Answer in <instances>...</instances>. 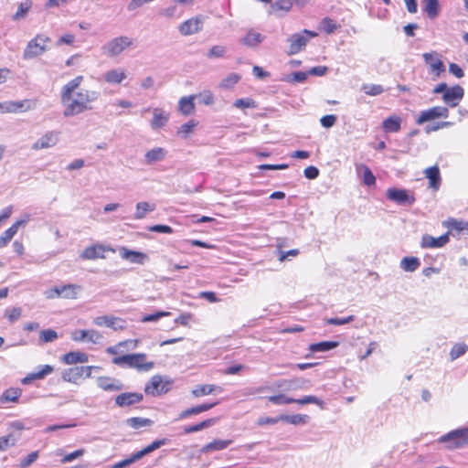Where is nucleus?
<instances>
[{"instance_id": "nucleus-1", "label": "nucleus", "mask_w": 468, "mask_h": 468, "mask_svg": "<svg viewBox=\"0 0 468 468\" xmlns=\"http://www.w3.org/2000/svg\"><path fill=\"white\" fill-rule=\"evenodd\" d=\"M119 252L121 258L124 261H131L132 263H142L146 260V255L134 250H130L124 247H119L117 250L111 247L96 244L86 248L80 254V258L86 261H94L97 259H107V254H115Z\"/></svg>"}, {"instance_id": "nucleus-2", "label": "nucleus", "mask_w": 468, "mask_h": 468, "mask_svg": "<svg viewBox=\"0 0 468 468\" xmlns=\"http://www.w3.org/2000/svg\"><path fill=\"white\" fill-rule=\"evenodd\" d=\"M100 96L101 93L98 90L80 89L74 92V97L71 95L69 101H61L65 107L63 116L72 117L86 111H90L92 109L90 104L96 101Z\"/></svg>"}, {"instance_id": "nucleus-3", "label": "nucleus", "mask_w": 468, "mask_h": 468, "mask_svg": "<svg viewBox=\"0 0 468 468\" xmlns=\"http://www.w3.org/2000/svg\"><path fill=\"white\" fill-rule=\"evenodd\" d=\"M318 34L314 31L303 29L299 33L292 34L287 39L290 43L288 55H295L301 52L306 47L309 40L313 37H317Z\"/></svg>"}, {"instance_id": "nucleus-4", "label": "nucleus", "mask_w": 468, "mask_h": 468, "mask_svg": "<svg viewBox=\"0 0 468 468\" xmlns=\"http://www.w3.org/2000/svg\"><path fill=\"white\" fill-rule=\"evenodd\" d=\"M440 442L448 443L450 450L463 448L468 445V428H461L452 431L439 439Z\"/></svg>"}, {"instance_id": "nucleus-5", "label": "nucleus", "mask_w": 468, "mask_h": 468, "mask_svg": "<svg viewBox=\"0 0 468 468\" xmlns=\"http://www.w3.org/2000/svg\"><path fill=\"white\" fill-rule=\"evenodd\" d=\"M132 45L133 40L130 37L126 36H121L107 42L104 46H102L101 49L103 54L112 58L120 55L125 48L131 47Z\"/></svg>"}, {"instance_id": "nucleus-6", "label": "nucleus", "mask_w": 468, "mask_h": 468, "mask_svg": "<svg viewBox=\"0 0 468 468\" xmlns=\"http://www.w3.org/2000/svg\"><path fill=\"white\" fill-rule=\"evenodd\" d=\"M171 380H165L160 375L151 378L150 381L145 385L144 392L154 397L167 393L172 386Z\"/></svg>"}, {"instance_id": "nucleus-7", "label": "nucleus", "mask_w": 468, "mask_h": 468, "mask_svg": "<svg viewBox=\"0 0 468 468\" xmlns=\"http://www.w3.org/2000/svg\"><path fill=\"white\" fill-rule=\"evenodd\" d=\"M449 109L444 106H434L430 109L421 111L416 120V123L420 125L427 122L438 119V118H448Z\"/></svg>"}, {"instance_id": "nucleus-8", "label": "nucleus", "mask_w": 468, "mask_h": 468, "mask_svg": "<svg viewBox=\"0 0 468 468\" xmlns=\"http://www.w3.org/2000/svg\"><path fill=\"white\" fill-rule=\"evenodd\" d=\"M423 60L426 65L430 67V72L434 74L433 80L441 77L445 71V65L441 59V55L437 52H429L422 55Z\"/></svg>"}, {"instance_id": "nucleus-9", "label": "nucleus", "mask_w": 468, "mask_h": 468, "mask_svg": "<svg viewBox=\"0 0 468 468\" xmlns=\"http://www.w3.org/2000/svg\"><path fill=\"white\" fill-rule=\"evenodd\" d=\"M387 197L401 206H411L415 202L414 196L410 195L408 190L395 187L387 190Z\"/></svg>"}, {"instance_id": "nucleus-10", "label": "nucleus", "mask_w": 468, "mask_h": 468, "mask_svg": "<svg viewBox=\"0 0 468 468\" xmlns=\"http://www.w3.org/2000/svg\"><path fill=\"white\" fill-rule=\"evenodd\" d=\"M464 96V90L460 85H454L453 87L449 88L446 92L442 95V101L444 103L451 107L454 108L458 106L460 101L463 100Z\"/></svg>"}, {"instance_id": "nucleus-11", "label": "nucleus", "mask_w": 468, "mask_h": 468, "mask_svg": "<svg viewBox=\"0 0 468 468\" xmlns=\"http://www.w3.org/2000/svg\"><path fill=\"white\" fill-rule=\"evenodd\" d=\"M59 133L57 131H49L37 139L33 144L32 149L38 151L41 149L50 148L55 146L58 142Z\"/></svg>"}, {"instance_id": "nucleus-12", "label": "nucleus", "mask_w": 468, "mask_h": 468, "mask_svg": "<svg viewBox=\"0 0 468 468\" xmlns=\"http://www.w3.org/2000/svg\"><path fill=\"white\" fill-rule=\"evenodd\" d=\"M144 399V395L139 392H123L116 396L115 404L118 407H129L140 403Z\"/></svg>"}, {"instance_id": "nucleus-13", "label": "nucleus", "mask_w": 468, "mask_h": 468, "mask_svg": "<svg viewBox=\"0 0 468 468\" xmlns=\"http://www.w3.org/2000/svg\"><path fill=\"white\" fill-rule=\"evenodd\" d=\"M203 21L200 17H192L180 24L178 30L183 36H190L202 30Z\"/></svg>"}, {"instance_id": "nucleus-14", "label": "nucleus", "mask_w": 468, "mask_h": 468, "mask_svg": "<svg viewBox=\"0 0 468 468\" xmlns=\"http://www.w3.org/2000/svg\"><path fill=\"white\" fill-rule=\"evenodd\" d=\"M93 324L97 326L105 325L113 330H122L124 329V321L121 318L114 317L112 315H102L94 318Z\"/></svg>"}, {"instance_id": "nucleus-15", "label": "nucleus", "mask_w": 468, "mask_h": 468, "mask_svg": "<svg viewBox=\"0 0 468 468\" xmlns=\"http://www.w3.org/2000/svg\"><path fill=\"white\" fill-rule=\"evenodd\" d=\"M28 216L24 219L16 220L10 228L0 236V249L5 247L13 237L16 234L19 227L24 226L28 221Z\"/></svg>"}, {"instance_id": "nucleus-16", "label": "nucleus", "mask_w": 468, "mask_h": 468, "mask_svg": "<svg viewBox=\"0 0 468 468\" xmlns=\"http://www.w3.org/2000/svg\"><path fill=\"white\" fill-rule=\"evenodd\" d=\"M83 80V76L80 75L66 83L60 92V101H66L69 100V97L78 90Z\"/></svg>"}, {"instance_id": "nucleus-17", "label": "nucleus", "mask_w": 468, "mask_h": 468, "mask_svg": "<svg viewBox=\"0 0 468 468\" xmlns=\"http://www.w3.org/2000/svg\"><path fill=\"white\" fill-rule=\"evenodd\" d=\"M97 385L105 391H120L124 388L123 384L119 379L110 377H99L97 378Z\"/></svg>"}, {"instance_id": "nucleus-18", "label": "nucleus", "mask_w": 468, "mask_h": 468, "mask_svg": "<svg viewBox=\"0 0 468 468\" xmlns=\"http://www.w3.org/2000/svg\"><path fill=\"white\" fill-rule=\"evenodd\" d=\"M47 50V48L45 45L40 44L39 42H37L34 39H31L23 53V58L24 59H31L34 58L41 54H43Z\"/></svg>"}, {"instance_id": "nucleus-19", "label": "nucleus", "mask_w": 468, "mask_h": 468, "mask_svg": "<svg viewBox=\"0 0 468 468\" xmlns=\"http://www.w3.org/2000/svg\"><path fill=\"white\" fill-rule=\"evenodd\" d=\"M133 364L132 368L137 369L139 372H148L150 371L154 367V363L150 361L146 362L145 359L147 357L146 354L144 353H137L133 354Z\"/></svg>"}, {"instance_id": "nucleus-20", "label": "nucleus", "mask_w": 468, "mask_h": 468, "mask_svg": "<svg viewBox=\"0 0 468 468\" xmlns=\"http://www.w3.org/2000/svg\"><path fill=\"white\" fill-rule=\"evenodd\" d=\"M449 241V234H443L438 238L431 235H423L421 239V246L425 248H441Z\"/></svg>"}, {"instance_id": "nucleus-21", "label": "nucleus", "mask_w": 468, "mask_h": 468, "mask_svg": "<svg viewBox=\"0 0 468 468\" xmlns=\"http://www.w3.org/2000/svg\"><path fill=\"white\" fill-rule=\"evenodd\" d=\"M54 370V367L50 365L41 366L40 369L37 372L29 373L27 377H25L21 382L24 385H28L32 383L34 380L43 379L46 376L51 374Z\"/></svg>"}, {"instance_id": "nucleus-22", "label": "nucleus", "mask_w": 468, "mask_h": 468, "mask_svg": "<svg viewBox=\"0 0 468 468\" xmlns=\"http://www.w3.org/2000/svg\"><path fill=\"white\" fill-rule=\"evenodd\" d=\"M265 39V36L250 29L244 37L240 39V43L248 48H257Z\"/></svg>"}, {"instance_id": "nucleus-23", "label": "nucleus", "mask_w": 468, "mask_h": 468, "mask_svg": "<svg viewBox=\"0 0 468 468\" xmlns=\"http://www.w3.org/2000/svg\"><path fill=\"white\" fill-rule=\"evenodd\" d=\"M167 154V151L163 147H155L147 151L144 154V164L151 165L163 161Z\"/></svg>"}, {"instance_id": "nucleus-24", "label": "nucleus", "mask_w": 468, "mask_h": 468, "mask_svg": "<svg viewBox=\"0 0 468 468\" xmlns=\"http://www.w3.org/2000/svg\"><path fill=\"white\" fill-rule=\"evenodd\" d=\"M426 177L429 179V187L438 190L441 184L440 169L437 165L428 167L424 171Z\"/></svg>"}, {"instance_id": "nucleus-25", "label": "nucleus", "mask_w": 468, "mask_h": 468, "mask_svg": "<svg viewBox=\"0 0 468 468\" xmlns=\"http://www.w3.org/2000/svg\"><path fill=\"white\" fill-rule=\"evenodd\" d=\"M217 404H218V402L204 403V404L197 405V406H195L192 408H188V409L183 410L178 415V418L176 420H183V419L188 418L192 415H197V414L202 413L204 411H207V410H211L212 408H214Z\"/></svg>"}, {"instance_id": "nucleus-26", "label": "nucleus", "mask_w": 468, "mask_h": 468, "mask_svg": "<svg viewBox=\"0 0 468 468\" xmlns=\"http://www.w3.org/2000/svg\"><path fill=\"white\" fill-rule=\"evenodd\" d=\"M232 443V440H214L202 446L199 450L200 453L206 454L211 452L222 451Z\"/></svg>"}, {"instance_id": "nucleus-27", "label": "nucleus", "mask_w": 468, "mask_h": 468, "mask_svg": "<svg viewBox=\"0 0 468 468\" xmlns=\"http://www.w3.org/2000/svg\"><path fill=\"white\" fill-rule=\"evenodd\" d=\"M89 360V356L80 351H71L65 354L61 357V361L66 365H75L78 363H86Z\"/></svg>"}, {"instance_id": "nucleus-28", "label": "nucleus", "mask_w": 468, "mask_h": 468, "mask_svg": "<svg viewBox=\"0 0 468 468\" xmlns=\"http://www.w3.org/2000/svg\"><path fill=\"white\" fill-rule=\"evenodd\" d=\"M401 118L396 115L389 116L382 122V127L386 133H397L401 128Z\"/></svg>"}, {"instance_id": "nucleus-29", "label": "nucleus", "mask_w": 468, "mask_h": 468, "mask_svg": "<svg viewBox=\"0 0 468 468\" xmlns=\"http://www.w3.org/2000/svg\"><path fill=\"white\" fill-rule=\"evenodd\" d=\"M61 378L65 382L76 384L78 380L82 378L80 367H73L65 369L61 374Z\"/></svg>"}, {"instance_id": "nucleus-30", "label": "nucleus", "mask_w": 468, "mask_h": 468, "mask_svg": "<svg viewBox=\"0 0 468 468\" xmlns=\"http://www.w3.org/2000/svg\"><path fill=\"white\" fill-rule=\"evenodd\" d=\"M22 394V390L18 388H9L5 389L0 396V404L6 402H16Z\"/></svg>"}, {"instance_id": "nucleus-31", "label": "nucleus", "mask_w": 468, "mask_h": 468, "mask_svg": "<svg viewBox=\"0 0 468 468\" xmlns=\"http://www.w3.org/2000/svg\"><path fill=\"white\" fill-rule=\"evenodd\" d=\"M154 117L151 122V126L153 129H159L164 127L168 122L169 116L162 112L160 109H154Z\"/></svg>"}, {"instance_id": "nucleus-32", "label": "nucleus", "mask_w": 468, "mask_h": 468, "mask_svg": "<svg viewBox=\"0 0 468 468\" xmlns=\"http://www.w3.org/2000/svg\"><path fill=\"white\" fill-rule=\"evenodd\" d=\"M423 11L430 19H434L440 11L439 0H422Z\"/></svg>"}, {"instance_id": "nucleus-33", "label": "nucleus", "mask_w": 468, "mask_h": 468, "mask_svg": "<svg viewBox=\"0 0 468 468\" xmlns=\"http://www.w3.org/2000/svg\"><path fill=\"white\" fill-rule=\"evenodd\" d=\"M195 96L182 97L178 102V110L184 115L191 114L195 110Z\"/></svg>"}, {"instance_id": "nucleus-34", "label": "nucleus", "mask_w": 468, "mask_h": 468, "mask_svg": "<svg viewBox=\"0 0 468 468\" xmlns=\"http://www.w3.org/2000/svg\"><path fill=\"white\" fill-rule=\"evenodd\" d=\"M338 346L339 342L337 341H323L319 343L311 344L309 346V350L313 353L327 352L337 347Z\"/></svg>"}, {"instance_id": "nucleus-35", "label": "nucleus", "mask_w": 468, "mask_h": 468, "mask_svg": "<svg viewBox=\"0 0 468 468\" xmlns=\"http://www.w3.org/2000/svg\"><path fill=\"white\" fill-rule=\"evenodd\" d=\"M155 209V204L146 201L138 202L136 204V211L134 213L135 219H143L147 213L153 212Z\"/></svg>"}, {"instance_id": "nucleus-36", "label": "nucleus", "mask_w": 468, "mask_h": 468, "mask_svg": "<svg viewBox=\"0 0 468 468\" xmlns=\"http://www.w3.org/2000/svg\"><path fill=\"white\" fill-rule=\"evenodd\" d=\"M282 421L292 424V425H304L308 422L310 417L305 414H294V415H280Z\"/></svg>"}, {"instance_id": "nucleus-37", "label": "nucleus", "mask_w": 468, "mask_h": 468, "mask_svg": "<svg viewBox=\"0 0 468 468\" xmlns=\"http://www.w3.org/2000/svg\"><path fill=\"white\" fill-rule=\"evenodd\" d=\"M78 290H80L79 286L68 284L61 287H55L54 292L57 296H62L64 298H74Z\"/></svg>"}, {"instance_id": "nucleus-38", "label": "nucleus", "mask_w": 468, "mask_h": 468, "mask_svg": "<svg viewBox=\"0 0 468 468\" xmlns=\"http://www.w3.org/2000/svg\"><path fill=\"white\" fill-rule=\"evenodd\" d=\"M153 423L152 420L141 417H132L126 420V424L134 430L151 426Z\"/></svg>"}, {"instance_id": "nucleus-39", "label": "nucleus", "mask_w": 468, "mask_h": 468, "mask_svg": "<svg viewBox=\"0 0 468 468\" xmlns=\"http://www.w3.org/2000/svg\"><path fill=\"white\" fill-rule=\"evenodd\" d=\"M125 78V72L120 69L109 70L104 76V79L108 83H121Z\"/></svg>"}, {"instance_id": "nucleus-40", "label": "nucleus", "mask_w": 468, "mask_h": 468, "mask_svg": "<svg viewBox=\"0 0 468 468\" xmlns=\"http://www.w3.org/2000/svg\"><path fill=\"white\" fill-rule=\"evenodd\" d=\"M27 102V101L0 102L1 112H16L22 110Z\"/></svg>"}, {"instance_id": "nucleus-41", "label": "nucleus", "mask_w": 468, "mask_h": 468, "mask_svg": "<svg viewBox=\"0 0 468 468\" xmlns=\"http://www.w3.org/2000/svg\"><path fill=\"white\" fill-rule=\"evenodd\" d=\"M31 6L32 2L30 0H26L25 2L20 3L17 11L13 15L12 19L17 21L26 17Z\"/></svg>"}, {"instance_id": "nucleus-42", "label": "nucleus", "mask_w": 468, "mask_h": 468, "mask_svg": "<svg viewBox=\"0 0 468 468\" xmlns=\"http://www.w3.org/2000/svg\"><path fill=\"white\" fill-rule=\"evenodd\" d=\"M217 389L220 391L221 388L215 385H199L197 386L195 389H193L192 394L195 397H201L211 394Z\"/></svg>"}, {"instance_id": "nucleus-43", "label": "nucleus", "mask_w": 468, "mask_h": 468, "mask_svg": "<svg viewBox=\"0 0 468 468\" xmlns=\"http://www.w3.org/2000/svg\"><path fill=\"white\" fill-rule=\"evenodd\" d=\"M467 351H468V346L465 344H463V343L455 344L452 347L451 352H450L451 360L453 361V360L459 358L460 356H463Z\"/></svg>"}, {"instance_id": "nucleus-44", "label": "nucleus", "mask_w": 468, "mask_h": 468, "mask_svg": "<svg viewBox=\"0 0 468 468\" xmlns=\"http://www.w3.org/2000/svg\"><path fill=\"white\" fill-rule=\"evenodd\" d=\"M361 90L369 96H378L384 92V88L379 84H364Z\"/></svg>"}, {"instance_id": "nucleus-45", "label": "nucleus", "mask_w": 468, "mask_h": 468, "mask_svg": "<svg viewBox=\"0 0 468 468\" xmlns=\"http://www.w3.org/2000/svg\"><path fill=\"white\" fill-rule=\"evenodd\" d=\"M359 169L363 171V183L367 186H374L376 184V177L370 168L365 165H361Z\"/></svg>"}, {"instance_id": "nucleus-46", "label": "nucleus", "mask_w": 468, "mask_h": 468, "mask_svg": "<svg viewBox=\"0 0 468 468\" xmlns=\"http://www.w3.org/2000/svg\"><path fill=\"white\" fill-rule=\"evenodd\" d=\"M294 403H298L301 405L313 403V404L319 406L322 409L324 406V400L320 399L319 398H317L315 396H312V395L304 396L302 399H294Z\"/></svg>"}, {"instance_id": "nucleus-47", "label": "nucleus", "mask_w": 468, "mask_h": 468, "mask_svg": "<svg viewBox=\"0 0 468 468\" xmlns=\"http://www.w3.org/2000/svg\"><path fill=\"white\" fill-rule=\"evenodd\" d=\"M240 80V76L237 73H230L220 82V87L229 89L237 84Z\"/></svg>"}, {"instance_id": "nucleus-48", "label": "nucleus", "mask_w": 468, "mask_h": 468, "mask_svg": "<svg viewBox=\"0 0 468 468\" xmlns=\"http://www.w3.org/2000/svg\"><path fill=\"white\" fill-rule=\"evenodd\" d=\"M269 401L275 405H285L294 403V399L289 398L284 394L273 395L268 398Z\"/></svg>"}, {"instance_id": "nucleus-49", "label": "nucleus", "mask_w": 468, "mask_h": 468, "mask_svg": "<svg viewBox=\"0 0 468 468\" xmlns=\"http://www.w3.org/2000/svg\"><path fill=\"white\" fill-rule=\"evenodd\" d=\"M233 106L239 109H246L251 108L254 109L257 107L255 101L251 98H242L238 99L234 101Z\"/></svg>"}, {"instance_id": "nucleus-50", "label": "nucleus", "mask_w": 468, "mask_h": 468, "mask_svg": "<svg viewBox=\"0 0 468 468\" xmlns=\"http://www.w3.org/2000/svg\"><path fill=\"white\" fill-rule=\"evenodd\" d=\"M133 360V354H128V355H123V356H115L112 359V363L115 365H118L120 367L126 366V367L132 368Z\"/></svg>"}, {"instance_id": "nucleus-51", "label": "nucleus", "mask_w": 468, "mask_h": 468, "mask_svg": "<svg viewBox=\"0 0 468 468\" xmlns=\"http://www.w3.org/2000/svg\"><path fill=\"white\" fill-rule=\"evenodd\" d=\"M169 441H170L167 438H163V439L155 440L151 444H149L148 446L144 448L143 450L145 452V454L147 455V454L153 452L154 451L159 449L160 447L168 444Z\"/></svg>"}, {"instance_id": "nucleus-52", "label": "nucleus", "mask_w": 468, "mask_h": 468, "mask_svg": "<svg viewBox=\"0 0 468 468\" xmlns=\"http://www.w3.org/2000/svg\"><path fill=\"white\" fill-rule=\"evenodd\" d=\"M197 125V122H196L195 120H190L179 127L177 133L181 134L184 137H186L194 131Z\"/></svg>"}, {"instance_id": "nucleus-53", "label": "nucleus", "mask_w": 468, "mask_h": 468, "mask_svg": "<svg viewBox=\"0 0 468 468\" xmlns=\"http://www.w3.org/2000/svg\"><path fill=\"white\" fill-rule=\"evenodd\" d=\"M320 28L326 34H332L337 28V25L333 19L324 17L321 21Z\"/></svg>"}, {"instance_id": "nucleus-54", "label": "nucleus", "mask_w": 468, "mask_h": 468, "mask_svg": "<svg viewBox=\"0 0 468 468\" xmlns=\"http://www.w3.org/2000/svg\"><path fill=\"white\" fill-rule=\"evenodd\" d=\"M21 315L22 309L20 307L6 309L5 312V317H6L11 324L16 322L21 317Z\"/></svg>"}, {"instance_id": "nucleus-55", "label": "nucleus", "mask_w": 468, "mask_h": 468, "mask_svg": "<svg viewBox=\"0 0 468 468\" xmlns=\"http://www.w3.org/2000/svg\"><path fill=\"white\" fill-rule=\"evenodd\" d=\"M226 54V48L224 46L216 45L213 46L207 52V57L208 58H222Z\"/></svg>"}, {"instance_id": "nucleus-56", "label": "nucleus", "mask_w": 468, "mask_h": 468, "mask_svg": "<svg viewBox=\"0 0 468 468\" xmlns=\"http://www.w3.org/2000/svg\"><path fill=\"white\" fill-rule=\"evenodd\" d=\"M16 439L12 435L0 437V452L7 450L9 447L16 444Z\"/></svg>"}, {"instance_id": "nucleus-57", "label": "nucleus", "mask_w": 468, "mask_h": 468, "mask_svg": "<svg viewBox=\"0 0 468 468\" xmlns=\"http://www.w3.org/2000/svg\"><path fill=\"white\" fill-rule=\"evenodd\" d=\"M292 3L291 0H277L274 4L271 5V9L273 11H284L288 12L291 10Z\"/></svg>"}, {"instance_id": "nucleus-58", "label": "nucleus", "mask_w": 468, "mask_h": 468, "mask_svg": "<svg viewBox=\"0 0 468 468\" xmlns=\"http://www.w3.org/2000/svg\"><path fill=\"white\" fill-rule=\"evenodd\" d=\"M39 338L44 343L53 342L58 338V333L53 329L42 330Z\"/></svg>"}, {"instance_id": "nucleus-59", "label": "nucleus", "mask_w": 468, "mask_h": 468, "mask_svg": "<svg viewBox=\"0 0 468 468\" xmlns=\"http://www.w3.org/2000/svg\"><path fill=\"white\" fill-rule=\"evenodd\" d=\"M354 320H355L354 315H349V316L344 317V318L333 317V318L326 319L325 324H332V325H343V324H346L350 322H353Z\"/></svg>"}, {"instance_id": "nucleus-60", "label": "nucleus", "mask_w": 468, "mask_h": 468, "mask_svg": "<svg viewBox=\"0 0 468 468\" xmlns=\"http://www.w3.org/2000/svg\"><path fill=\"white\" fill-rule=\"evenodd\" d=\"M307 77H308V72L296 71V72H293L292 74L289 75L285 79V80L288 82L302 83L306 80Z\"/></svg>"}, {"instance_id": "nucleus-61", "label": "nucleus", "mask_w": 468, "mask_h": 468, "mask_svg": "<svg viewBox=\"0 0 468 468\" xmlns=\"http://www.w3.org/2000/svg\"><path fill=\"white\" fill-rule=\"evenodd\" d=\"M168 315H170L169 312L159 311V312H156L154 314H146V315L143 316L141 321L144 322V323L156 322L160 318L165 317V316H168Z\"/></svg>"}, {"instance_id": "nucleus-62", "label": "nucleus", "mask_w": 468, "mask_h": 468, "mask_svg": "<svg viewBox=\"0 0 468 468\" xmlns=\"http://www.w3.org/2000/svg\"><path fill=\"white\" fill-rule=\"evenodd\" d=\"M37 457L38 452H32L21 460L19 466L21 468H27L37 459Z\"/></svg>"}, {"instance_id": "nucleus-63", "label": "nucleus", "mask_w": 468, "mask_h": 468, "mask_svg": "<svg viewBox=\"0 0 468 468\" xmlns=\"http://www.w3.org/2000/svg\"><path fill=\"white\" fill-rule=\"evenodd\" d=\"M309 385V380L304 378H295L289 381L288 388L291 389L305 388Z\"/></svg>"}, {"instance_id": "nucleus-64", "label": "nucleus", "mask_w": 468, "mask_h": 468, "mask_svg": "<svg viewBox=\"0 0 468 468\" xmlns=\"http://www.w3.org/2000/svg\"><path fill=\"white\" fill-rule=\"evenodd\" d=\"M337 117L334 114L324 115L320 119L321 125L324 128H331L336 122Z\"/></svg>"}]
</instances>
